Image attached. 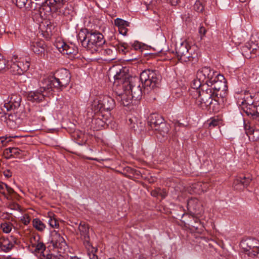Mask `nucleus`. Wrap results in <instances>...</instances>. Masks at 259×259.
<instances>
[{
  "label": "nucleus",
  "mask_w": 259,
  "mask_h": 259,
  "mask_svg": "<svg viewBox=\"0 0 259 259\" xmlns=\"http://www.w3.org/2000/svg\"><path fill=\"white\" fill-rule=\"evenodd\" d=\"M78 39L82 47L92 54L97 53L105 42L103 35L99 31L93 30L87 31L86 33L79 32Z\"/></svg>",
  "instance_id": "nucleus-1"
},
{
  "label": "nucleus",
  "mask_w": 259,
  "mask_h": 259,
  "mask_svg": "<svg viewBox=\"0 0 259 259\" xmlns=\"http://www.w3.org/2000/svg\"><path fill=\"white\" fill-rule=\"evenodd\" d=\"M161 76L156 70H145L140 74V79L143 88L144 94H148L157 88Z\"/></svg>",
  "instance_id": "nucleus-2"
},
{
  "label": "nucleus",
  "mask_w": 259,
  "mask_h": 259,
  "mask_svg": "<svg viewBox=\"0 0 259 259\" xmlns=\"http://www.w3.org/2000/svg\"><path fill=\"white\" fill-rule=\"evenodd\" d=\"M240 105L242 109L247 115L259 118L258 93L253 95L248 91H245Z\"/></svg>",
  "instance_id": "nucleus-3"
},
{
  "label": "nucleus",
  "mask_w": 259,
  "mask_h": 259,
  "mask_svg": "<svg viewBox=\"0 0 259 259\" xmlns=\"http://www.w3.org/2000/svg\"><path fill=\"white\" fill-rule=\"evenodd\" d=\"M16 102L15 96L12 95L10 97L8 98V102L4 104V107L7 110V113H5V116H1V120H3V118L4 117L8 126L12 129H15L16 127Z\"/></svg>",
  "instance_id": "nucleus-4"
},
{
  "label": "nucleus",
  "mask_w": 259,
  "mask_h": 259,
  "mask_svg": "<svg viewBox=\"0 0 259 259\" xmlns=\"http://www.w3.org/2000/svg\"><path fill=\"white\" fill-rule=\"evenodd\" d=\"M80 235L83 240V244L90 259H98L97 255L98 248L94 247L90 242L89 227L84 222H81L78 226Z\"/></svg>",
  "instance_id": "nucleus-5"
},
{
  "label": "nucleus",
  "mask_w": 259,
  "mask_h": 259,
  "mask_svg": "<svg viewBox=\"0 0 259 259\" xmlns=\"http://www.w3.org/2000/svg\"><path fill=\"white\" fill-rule=\"evenodd\" d=\"M201 91H196V95L198 97L196 99V103L199 107L204 109L208 107L212 103L215 96L214 92L208 85H204Z\"/></svg>",
  "instance_id": "nucleus-6"
},
{
  "label": "nucleus",
  "mask_w": 259,
  "mask_h": 259,
  "mask_svg": "<svg viewBox=\"0 0 259 259\" xmlns=\"http://www.w3.org/2000/svg\"><path fill=\"white\" fill-rule=\"evenodd\" d=\"M213 78L214 80L211 81L208 86L214 92L216 97H220L224 100L227 95V81L224 76L218 72Z\"/></svg>",
  "instance_id": "nucleus-7"
},
{
  "label": "nucleus",
  "mask_w": 259,
  "mask_h": 259,
  "mask_svg": "<svg viewBox=\"0 0 259 259\" xmlns=\"http://www.w3.org/2000/svg\"><path fill=\"white\" fill-rule=\"evenodd\" d=\"M194 51V47L190 46L187 41L181 42L176 48L178 59L183 62L193 61L197 56Z\"/></svg>",
  "instance_id": "nucleus-8"
},
{
  "label": "nucleus",
  "mask_w": 259,
  "mask_h": 259,
  "mask_svg": "<svg viewBox=\"0 0 259 259\" xmlns=\"http://www.w3.org/2000/svg\"><path fill=\"white\" fill-rule=\"evenodd\" d=\"M140 79L137 77H131L129 81L125 82L123 87H125V91L134 98L135 100H140L142 94L144 93L143 90L141 87Z\"/></svg>",
  "instance_id": "nucleus-9"
},
{
  "label": "nucleus",
  "mask_w": 259,
  "mask_h": 259,
  "mask_svg": "<svg viewBox=\"0 0 259 259\" xmlns=\"http://www.w3.org/2000/svg\"><path fill=\"white\" fill-rule=\"evenodd\" d=\"M240 246L243 251L249 256L259 257V241L255 238H249L242 240Z\"/></svg>",
  "instance_id": "nucleus-10"
},
{
  "label": "nucleus",
  "mask_w": 259,
  "mask_h": 259,
  "mask_svg": "<svg viewBox=\"0 0 259 259\" xmlns=\"http://www.w3.org/2000/svg\"><path fill=\"white\" fill-rule=\"evenodd\" d=\"M53 77L55 88L60 90L66 88L69 83L71 79V75L69 70L64 68L57 70Z\"/></svg>",
  "instance_id": "nucleus-11"
},
{
  "label": "nucleus",
  "mask_w": 259,
  "mask_h": 259,
  "mask_svg": "<svg viewBox=\"0 0 259 259\" xmlns=\"http://www.w3.org/2000/svg\"><path fill=\"white\" fill-rule=\"evenodd\" d=\"M218 72L210 67L204 66L199 68L196 73V77L202 81L204 85H208L212 81Z\"/></svg>",
  "instance_id": "nucleus-12"
},
{
  "label": "nucleus",
  "mask_w": 259,
  "mask_h": 259,
  "mask_svg": "<svg viewBox=\"0 0 259 259\" xmlns=\"http://www.w3.org/2000/svg\"><path fill=\"white\" fill-rule=\"evenodd\" d=\"M67 0H46L40 9V14L42 16V13L44 15L46 13L50 14L51 12H56L60 9Z\"/></svg>",
  "instance_id": "nucleus-13"
},
{
  "label": "nucleus",
  "mask_w": 259,
  "mask_h": 259,
  "mask_svg": "<svg viewBox=\"0 0 259 259\" xmlns=\"http://www.w3.org/2000/svg\"><path fill=\"white\" fill-rule=\"evenodd\" d=\"M131 77L128 74L126 73L124 69H119L118 70H116L115 74L114 75V89L118 88L125 89V87H123L125 84L124 83L129 81Z\"/></svg>",
  "instance_id": "nucleus-14"
},
{
  "label": "nucleus",
  "mask_w": 259,
  "mask_h": 259,
  "mask_svg": "<svg viewBox=\"0 0 259 259\" xmlns=\"http://www.w3.org/2000/svg\"><path fill=\"white\" fill-rule=\"evenodd\" d=\"M114 92L116 94V99L121 105L124 106H128L134 97L127 93L124 89L122 88H115Z\"/></svg>",
  "instance_id": "nucleus-15"
},
{
  "label": "nucleus",
  "mask_w": 259,
  "mask_h": 259,
  "mask_svg": "<svg viewBox=\"0 0 259 259\" xmlns=\"http://www.w3.org/2000/svg\"><path fill=\"white\" fill-rule=\"evenodd\" d=\"M42 35L46 39H49L56 30V25L50 21L47 20L39 26Z\"/></svg>",
  "instance_id": "nucleus-16"
},
{
  "label": "nucleus",
  "mask_w": 259,
  "mask_h": 259,
  "mask_svg": "<svg viewBox=\"0 0 259 259\" xmlns=\"http://www.w3.org/2000/svg\"><path fill=\"white\" fill-rule=\"evenodd\" d=\"M50 242L54 247L62 248L67 244L64 238L56 231L52 233Z\"/></svg>",
  "instance_id": "nucleus-17"
},
{
  "label": "nucleus",
  "mask_w": 259,
  "mask_h": 259,
  "mask_svg": "<svg viewBox=\"0 0 259 259\" xmlns=\"http://www.w3.org/2000/svg\"><path fill=\"white\" fill-rule=\"evenodd\" d=\"M251 181L249 177H243L236 178L233 184V187L236 190H242L247 187Z\"/></svg>",
  "instance_id": "nucleus-18"
},
{
  "label": "nucleus",
  "mask_w": 259,
  "mask_h": 259,
  "mask_svg": "<svg viewBox=\"0 0 259 259\" xmlns=\"http://www.w3.org/2000/svg\"><path fill=\"white\" fill-rule=\"evenodd\" d=\"M53 76L44 78L40 82V90L43 92L45 91L55 88Z\"/></svg>",
  "instance_id": "nucleus-19"
},
{
  "label": "nucleus",
  "mask_w": 259,
  "mask_h": 259,
  "mask_svg": "<svg viewBox=\"0 0 259 259\" xmlns=\"http://www.w3.org/2000/svg\"><path fill=\"white\" fill-rule=\"evenodd\" d=\"M201 208V204L196 198H191L188 200L187 208L190 212L193 213H198Z\"/></svg>",
  "instance_id": "nucleus-20"
},
{
  "label": "nucleus",
  "mask_w": 259,
  "mask_h": 259,
  "mask_svg": "<svg viewBox=\"0 0 259 259\" xmlns=\"http://www.w3.org/2000/svg\"><path fill=\"white\" fill-rule=\"evenodd\" d=\"M61 53L67 55L69 59H73L78 54V48L72 44H67L65 46V49L61 50Z\"/></svg>",
  "instance_id": "nucleus-21"
},
{
  "label": "nucleus",
  "mask_w": 259,
  "mask_h": 259,
  "mask_svg": "<svg viewBox=\"0 0 259 259\" xmlns=\"http://www.w3.org/2000/svg\"><path fill=\"white\" fill-rule=\"evenodd\" d=\"M46 46L44 41L40 40L32 42L31 49L33 52L38 55H45Z\"/></svg>",
  "instance_id": "nucleus-22"
},
{
  "label": "nucleus",
  "mask_w": 259,
  "mask_h": 259,
  "mask_svg": "<svg viewBox=\"0 0 259 259\" xmlns=\"http://www.w3.org/2000/svg\"><path fill=\"white\" fill-rule=\"evenodd\" d=\"M244 130L250 140L257 141L259 140V128L254 129L247 123H244Z\"/></svg>",
  "instance_id": "nucleus-23"
},
{
  "label": "nucleus",
  "mask_w": 259,
  "mask_h": 259,
  "mask_svg": "<svg viewBox=\"0 0 259 259\" xmlns=\"http://www.w3.org/2000/svg\"><path fill=\"white\" fill-rule=\"evenodd\" d=\"M114 24L118 27L119 33L125 36L127 34V27L130 26V22L120 18H116L114 20Z\"/></svg>",
  "instance_id": "nucleus-24"
},
{
  "label": "nucleus",
  "mask_w": 259,
  "mask_h": 259,
  "mask_svg": "<svg viewBox=\"0 0 259 259\" xmlns=\"http://www.w3.org/2000/svg\"><path fill=\"white\" fill-rule=\"evenodd\" d=\"M30 66L28 58H20L17 61V74L23 73L27 71Z\"/></svg>",
  "instance_id": "nucleus-25"
},
{
  "label": "nucleus",
  "mask_w": 259,
  "mask_h": 259,
  "mask_svg": "<svg viewBox=\"0 0 259 259\" xmlns=\"http://www.w3.org/2000/svg\"><path fill=\"white\" fill-rule=\"evenodd\" d=\"M45 95L42 94V92H40V90L31 92L27 96L28 100L32 102H40L45 99Z\"/></svg>",
  "instance_id": "nucleus-26"
},
{
  "label": "nucleus",
  "mask_w": 259,
  "mask_h": 259,
  "mask_svg": "<svg viewBox=\"0 0 259 259\" xmlns=\"http://www.w3.org/2000/svg\"><path fill=\"white\" fill-rule=\"evenodd\" d=\"M111 48H108L104 45L99 49L97 53L106 56H108L109 60H114L115 59L114 55H113L114 48L113 47H111Z\"/></svg>",
  "instance_id": "nucleus-27"
},
{
  "label": "nucleus",
  "mask_w": 259,
  "mask_h": 259,
  "mask_svg": "<svg viewBox=\"0 0 259 259\" xmlns=\"http://www.w3.org/2000/svg\"><path fill=\"white\" fill-rule=\"evenodd\" d=\"M14 247L13 243L8 238L2 237L0 238V248L4 252L10 251Z\"/></svg>",
  "instance_id": "nucleus-28"
},
{
  "label": "nucleus",
  "mask_w": 259,
  "mask_h": 259,
  "mask_svg": "<svg viewBox=\"0 0 259 259\" xmlns=\"http://www.w3.org/2000/svg\"><path fill=\"white\" fill-rule=\"evenodd\" d=\"M102 101L104 111H110L115 106L114 100L109 96L104 97Z\"/></svg>",
  "instance_id": "nucleus-29"
},
{
  "label": "nucleus",
  "mask_w": 259,
  "mask_h": 259,
  "mask_svg": "<svg viewBox=\"0 0 259 259\" xmlns=\"http://www.w3.org/2000/svg\"><path fill=\"white\" fill-rule=\"evenodd\" d=\"M160 119L163 118L158 114H152L150 115L148 118V125L151 130H153L156 126L158 125Z\"/></svg>",
  "instance_id": "nucleus-30"
},
{
  "label": "nucleus",
  "mask_w": 259,
  "mask_h": 259,
  "mask_svg": "<svg viewBox=\"0 0 259 259\" xmlns=\"http://www.w3.org/2000/svg\"><path fill=\"white\" fill-rule=\"evenodd\" d=\"M248 44H249L253 55L255 54L257 49L259 48V34L252 35L250 40L248 42Z\"/></svg>",
  "instance_id": "nucleus-31"
},
{
  "label": "nucleus",
  "mask_w": 259,
  "mask_h": 259,
  "mask_svg": "<svg viewBox=\"0 0 259 259\" xmlns=\"http://www.w3.org/2000/svg\"><path fill=\"white\" fill-rule=\"evenodd\" d=\"M158 124V125L156 126L153 130L157 131L162 136H164L168 132V127L163 122V119H160V122Z\"/></svg>",
  "instance_id": "nucleus-32"
},
{
  "label": "nucleus",
  "mask_w": 259,
  "mask_h": 259,
  "mask_svg": "<svg viewBox=\"0 0 259 259\" xmlns=\"http://www.w3.org/2000/svg\"><path fill=\"white\" fill-rule=\"evenodd\" d=\"M103 105L102 104V101L101 99H95L92 104V109L95 113H98V112H102L103 109Z\"/></svg>",
  "instance_id": "nucleus-33"
},
{
  "label": "nucleus",
  "mask_w": 259,
  "mask_h": 259,
  "mask_svg": "<svg viewBox=\"0 0 259 259\" xmlns=\"http://www.w3.org/2000/svg\"><path fill=\"white\" fill-rule=\"evenodd\" d=\"M105 124V121L100 117H94L92 121V126L96 131L100 130Z\"/></svg>",
  "instance_id": "nucleus-34"
},
{
  "label": "nucleus",
  "mask_w": 259,
  "mask_h": 259,
  "mask_svg": "<svg viewBox=\"0 0 259 259\" xmlns=\"http://www.w3.org/2000/svg\"><path fill=\"white\" fill-rule=\"evenodd\" d=\"M241 52L243 56L247 59L253 57V53L251 51V48L248 42L242 47Z\"/></svg>",
  "instance_id": "nucleus-35"
},
{
  "label": "nucleus",
  "mask_w": 259,
  "mask_h": 259,
  "mask_svg": "<svg viewBox=\"0 0 259 259\" xmlns=\"http://www.w3.org/2000/svg\"><path fill=\"white\" fill-rule=\"evenodd\" d=\"M17 211L22 212L23 214L22 216L20 217V221L25 225H28L30 221V217L27 213L24 212V210L18 204H17Z\"/></svg>",
  "instance_id": "nucleus-36"
},
{
  "label": "nucleus",
  "mask_w": 259,
  "mask_h": 259,
  "mask_svg": "<svg viewBox=\"0 0 259 259\" xmlns=\"http://www.w3.org/2000/svg\"><path fill=\"white\" fill-rule=\"evenodd\" d=\"M7 67L10 69V72L15 74V68L16 67V56L14 55L11 60L7 61Z\"/></svg>",
  "instance_id": "nucleus-37"
},
{
  "label": "nucleus",
  "mask_w": 259,
  "mask_h": 259,
  "mask_svg": "<svg viewBox=\"0 0 259 259\" xmlns=\"http://www.w3.org/2000/svg\"><path fill=\"white\" fill-rule=\"evenodd\" d=\"M32 225L34 228L39 231H42L46 228L45 224L39 219L36 218L33 220Z\"/></svg>",
  "instance_id": "nucleus-38"
},
{
  "label": "nucleus",
  "mask_w": 259,
  "mask_h": 259,
  "mask_svg": "<svg viewBox=\"0 0 259 259\" xmlns=\"http://www.w3.org/2000/svg\"><path fill=\"white\" fill-rule=\"evenodd\" d=\"M204 84L202 83V81L196 78V79H194L192 81L191 87L192 90H194L193 92L196 93V91H201L200 88H201V89H203L202 86Z\"/></svg>",
  "instance_id": "nucleus-39"
},
{
  "label": "nucleus",
  "mask_w": 259,
  "mask_h": 259,
  "mask_svg": "<svg viewBox=\"0 0 259 259\" xmlns=\"http://www.w3.org/2000/svg\"><path fill=\"white\" fill-rule=\"evenodd\" d=\"M74 136L76 138V143L80 145H83L85 144L86 139H84V135L81 132H75L74 133Z\"/></svg>",
  "instance_id": "nucleus-40"
},
{
  "label": "nucleus",
  "mask_w": 259,
  "mask_h": 259,
  "mask_svg": "<svg viewBox=\"0 0 259 259\" xmlns=\"http://www.w3.org/2000/svg\"><path fill=\"white\" fill-rule=\"evenodd\" d=\"M49 220L48 221L50 226L52 228H57L59 227V222L57 221L56 219L54 217V214L53 213H49Z\"/></svg>",
  "instance_id": "nucleus-41"
},
{
  "label": "nucleus",
  "mask_w": 259,
  "mask_h": 259,
  "mask_svg": "<svg viewBox=\"0 0 259 259\" xmlns=\"http://www.w3.org/2000/svg\"><path fill=\"white\" fill-rule=\"evenodd\" d=\"M33 247L34 248L35 252L42 253L44 252L46 248L45 244L40 241L38 242Z\"/></svg>",
  "instance_id": "nucleus-42"
},
{
  "label": "nucleus",
  "mask_w": 259,
  "mask_h": 259,
  "mask_svg": "<svg viewBox=\"0 0 259 259\" xmlns=\"http://www.w3.org/2000/svg\"><path fill=\"white\" fill-rule=\"evenodd\" d=\"M29 79V77L25 74L21 73V74H17V81H19V83L21 85L22 84L24 87H26V84H24L26 82L27 80Z\"/></svg>",
  "instance_id": "nucleus-43"
},
{
  "label": "nucleus",
  "mask_w": 259,
  "mask_h": 259,
  "mask_svg": "<svg viewBox=\"0 0 259 259\" xmlns=\"http://www.w3.org/2000/svg\"><path fill=\"white\" fill-rule=\"evenodd\" d=\"M6 189L10 195L15 193L13 189L4 183H0V192L4 193V190Z\"/></svg>",
  "instance_id": "nucleus-44"
},
{
  "label": "nucleus",
  "mask_w": 259,
  "mask_h": 259,
  "mask_svg": "<svg viewBox=\"0 0 259 259\" xmlns=\"http://www.w3.org/2000/svg\"><path fill=\"white\" fill-rule=\"evenodd\" d=\"M201 182H197L192 186V189H193V192L197 194H200L203 192L202 190Z\"/></svg>",
  "instance_id": "nucleus-45"
},
{
  "label": "nucleus",
  "mask_w": 259,
  "mask_h": 259,
  "mask_svg": "<svg viewBox=\"0 0 259 259\" xmlns=\"http://www.w3.org/2000/svg\"><path fill=\"white\" fill-rule=\"evenodd\" d=\"M16 154V148L12 147L6 149L5 151V154L7 156L8 158H10L12 157H14V155Z\"/></svg>",
  "instance_id": "nucleus-46"
},
{
  "label": "nucleus",
  "mask_w": 259,
  "mask_h": 259,
  "mask_svg": "<svg viewBox=\"0 0 259 259\" xmlns=\"http://www.w3.org/2000/svg\"><path fill=\"white\" fill-rule=\"evenodd\" d=\"M1 228L3 229V232L8 233L11 232L12 230V224L8 223H4L1 224Z\"/></svg>",
  "instance_id": "nucleus-47"
},
{
  "label": "nucleus",
  "mask_w": 259,
  "mask_h": 259,
  "mask_svg": "<svg viewBox=\"0 0 259 259\" xmlns=\"http://www.w3.org/2000/svg\"><path fill=\"white\" fill-rule=\"evenodd\" d=\"M194 9L198 12H201L204 9V7L199 1H197L194 5Z\"/></svg>",
  "instance_id": "nucleus-48"
},
{
  "label": "nucleus",
  "mask_w": 259,
  "mask_h": 259,
  "mask_svg": "<svg viewBox=\"0 0 259 259\" xmlns=\"http://www.w3.org/2000/svg\"><path fill=\"white\" fill-rule=\"evenodd\" d=\"M209 127H214L218 126L220 123L219 119L211 118L210 121H208Z\"/></svg>",
  "instance_id": "nucleus-49"
},
{
  "label": "nucleus",
  "mask_w": 259,
  "mask_h": 259,
  "mask_svg": "<svg viewBox=\"0 0 259 259\" xmlns=\"http://www.w3.org/2000/svg\"><path fill=\"white\" fill-rule=\"evenodd\" d=\"M202 190L203 192H206L209 189L210 187L212 186V183L211 182H201Z\"/></svg>",
  "instance_id": "nucleus-50"
},
{
  "label": "nucleus",
  "mask_w": 259,
  "mask_h": 259,
  "mask_svg": "<svg viewBox=\"0 0 259 259\" xmlns=\"http://www.w3.org/2000/svg\"><path fill=\"white\" fill-rule=\"evenodd\" d=\"M128 45L127 43L123 42L121 44H119L117 46L118 50L119 52H122L123 54H125V50L127 49Z\"/></svg>",
  "instance_id": "nucleus-51"
},
{
  "label": "nucleus",
  "mask_w": 259,
  "mask_h": 259,
  "mask_svg": "<svg viewBox=\"0 0 259 259\" xmlns=\"http://www.w3.org/2000/svg\"><path fill=\"white\" fill-rule=\"evenodd\" d=\"M39 241V237L38 236H32L30 238V245L33 247Z\"/></svg>",
  "instance_id": "nucleus-52"
},
{
  "label": "nucleus",
  "mask_w": 259,
  "mask_h": 259,
  "mask_svg": "<svg viewBox=\"0 0 259 259\" xmlns=\"http://www.w3.org/2000/svg\"><path fill=\"white\" fill-rule=\"evenodd\" d=\"M6 67V61L0 54V71H3Z\"/></svg>",
  "instance_id": "nucleus-53"
},
{
  "label": "nucleus",
  "mask_w": 259,
  "mask_h": 259,
  "mask_svg": "<svg viewBox=\"0 0 259 259\" xmlns=\"http://www.w3.org/2000/svg\"><path fill=\"white\" fill-rule=\"evenodd\" d=\"M66 44L64 42H58L56 44V47L58 51L61 53V50L65 49V46H66Z\"/></svg>",
  "instance_id": "nucleus-54"
},
{
  "label": "nucleus",
  "mask_w": 259,
  "mask_h": 259,
  "mask_svg": "<svg viewBox=\"0 0 259 259\" xmlns=\"http://www.w3.org/2000/svg\"><path fill=\"white\" fill-rule=\"evenodd\" d=\"M28 0H17V7L24 8Z\"/></svg>",
  "instance_id": "nucleus-55"
},
{
  "label": "nucleus",
  "mask_w": 259,
  "mask_h": 259,
  "mask_svg": "<svg viewBox=\"0 0 259 259\" xmlns=\"http://www.w3.org/2000/svg\"><path fill=\"white\" fill-rule=\"evenodd\" d=\"M17 158H20L22 156H25L26 155L27 152L25 151H23L17 148Z\"/></svg>",
  "instance_id": "nucleus-56"
},
{
  "label": "nucleus",
  "mask_w": 259,
  "mask_h": 259,
  "mask_svg": "<svg viewBox=\"0 0 259 259\" xmlns=\"http://www.w3.org/2000/svg\"><path fill=\"white\" fill-rule=\"evenodd\" d=\"M132 47L135 50H138L141 49V45L138 41H135Z\"/></svg>",
  "instance_id": "nucleus-57"
},
{
  "label": "nucleus",
  "mask_w": 259,
  "mask_h": 259,
  "mask_svg": "<svg viewBox=\"0 0 259 259\" xmlns=\"http://www.w3.org/2000/svg\"><path fill=\"white\" fill-rule=\"evenodd\" d=\"M129 124H130L131 128H133L135 131L136 130V124L134 123V120L133 119L130 118L128 119Z\"/></svg>",
  "instance_id": "nucleus-58"
},
{
  "label": "nucleus",
  "mask_w": 259,
  "mask_h": 259,
  "mask_svg": "<svg viewBox=\"0 0 259 259\" xmlns=\"http://www.w3.org/2000/svg\"><path fill=\"white\" fill-rule=\"evenodd\" d=\"M44 256L45 257V259H58L57 256L53 254H48L46 256Z\"/></svg>",
  "instance_id": "nucleus-59"
},
{
  "label": "nucleus",
  "mask_w": 259,
  "mask_h": 259,
  "mask_svg": "<svg viewBox=\"0 0 259 259\" xmlns=\"http://www.w3.org/2000/svg\"><path fill=\"white\" fill-rule=\"evenodd\" d=\"M12 174V172L10 170H6L4 171V175L7 178L11 177Z\"/></svg>",
  "instance_id": "nucleus-60"
},
{
  "label": "nucleus",
  "mask_w": 259,
  "mask_h": 259,
  "mask_svg": "<svg viewBox=\"0 0 259 259\" xmlns=\"http://www.w3.org/2000/svg\"><path fill=\"white\" fill-rule=\"evenodd\" d=\"M162 198H164L167 196V193L165 191L159 189V194Z\"/></svg>",
  "instance_id": "nucleus-61"
},
{
  "label": "nucleus",
  "mask_w": 259,
  "mask_h": 259,
  "mask_svg": "<svg viewBox=\"0 0 259 259\" xmlns=\"http://www.w3.org/2000/svg\"><path fill=\"white\" fill-rule=\"evenodd\" d=\"M151 193L152 196H153L154 197H157L159 194V189L152 191Z\"/></svg>",
  "instance_id": "nucleus-62"
},
{
  "label": "nucleus",
  "mask_w": 259,
  "mask_h": 259,
  "mask_svg": "<svg viewBox=\"0 0 259 259\" xmlns=\"http://www.w3.org/2000/svg\"><path fill=\"white\" fill-rule=\"evenodd\" d=\"M199 33L201 34H205L206 33V29L204 27L202 26L199 28Z\"/></svg>",
  "instance_id": "nucleus-63"
},
{
  "label": "nucleus",
  "mask_w": 259,
  "mask_h": 259,
  "mask_svg": "<svg viewBox=\"0 0 259 259\" xmlns=\"http://www.w3.org/2000/svg\"><path fill=\"white\" fill-rule=\"evenodd\" d=\"M181 0H171V3L173 5H177L178 3L180 2Z\"/></svg>",
  "instance_id": "nucleus-64"
}]
</instances>
